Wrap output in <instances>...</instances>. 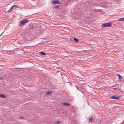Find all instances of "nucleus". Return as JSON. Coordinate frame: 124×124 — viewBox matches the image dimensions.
Returning <instances> with one entry per match:
<instances>
[{
  "mask_svg": "<svg viewBox=\"0 0 124 124\" xmlns=\"http://www.w3.org/2000/svg\"><path fill=\"white\" fill-rule=\"evenodd\" d=\"M29 20L27 19H23L19 23L18 25L19 26L22 25L27 23L29 22Z\"/></svg>",
  "mask_w": 124,
  "mask_h": 124,
  "instance_id": "obj_1",
  "label": "nucleus"
},
{
  "mask_svg": "<svg viewBox=\"0 0 124 124\" xmlns=\"http://www.w3.org/2000/svg\"><path fill=\"white\" fill-rule=\"evenodd\" d=\"M111 23H104L102 24L101 26L102 27H110L111 26Z\"/></svg>",
  "mask_w": 124,
  "mask_h": 124,
  "instance_id": "obj_2",
  "label": "nucleus"
},
{
  "mask_svg": "<svg viewBox=\"0 0 124 124\" xmlns=\"http://www.w3.org/2000/svg\"><path fill=\"white\" fill-rule=\"evenodd\" d=\"M111 98L112 99H118L119 97H118L116 96L113 95L111 97Z\"/></svg>",
  "mask_w": 124,
  "mask_h": 124,
  "instance_id": "obj_3",
  "label": "nucleus"
},
{
  "mask_svg": "<svg viewBox=\"0 0 124 124\" xmlns=\"http://www.w3.org/2000/svg\"><path fill=\"white\" fill-rule=\"evenodd\" d=\"M53 3L54 4H60V2L58 0H55L53 2Z\"/></svg>",
  "mask_w": 124,
  "mask_h": 124,
  "instance_id": "obj_4",
  "label": "nucleus"
},
{
  "mask_svg": "<svg viewBox=\"0 0 124 124\" xmlns=\"http://www.w3.org/2000/svg\"><path fill=\"white\" fill-rule=\"evenodd\" d=\"M17 6V5H14L12 7H11V8L8 11V12H9L11 10L13 9V8L15 7H16Z\"/></svg>",
  "mask_w": 124,
  "mask_h": 124,
  "instance_id": "obj_5",
  "label": "nucleus"
},
{
  "mask_svg": "<svg viewBox=\"0 0 124 124\" xmlns=\"http://www.w3.org/2000/svg\"><path fill=\"white\" fill-rule=\"evenodd\" d=\"M118 20L121 21H124V17L120 18L118 19Z\"/></svg>",
  "mask_w": 124,
  "mask_h": 124,
  "instance_id": "obj_6",
  "label": "nucleus"
},
{
  "mask_svg": "<svg viewBox=\"0 0 124 124\" xmlns=\"http://www.w3.org/2000/svg\"><path fill=\"white\" fill-rule=\"evenodd\" d=\"M74 41L76 43H78L79 41L76 38H74Z\"/></svg>",
  "mask_w": 124,
  "mask_h": 124,
  "instance_id": "obj_7",
  "label": "nucleus"
},
{
  "mask_svg": "<svg viewBox=\"0 0 124 124\" xmlns=\"http://www.w3.org/2000/svg\"><path fill=\"white\" fill-rule=\"evenodd\" d=\"M0 97L1 98H6V96L2 94H0Z\"/></svg>",
  "mask_w": 124,
  "mask_h": 124,
  "instance_id": "obj_8",
  "label": "nucleus"
},
{
  "mask_svg": "<svg viewBox=\"0 0 124 124\" xmlns=\"http://www.w3.org/2000/svg\"><path fill=\"white\" fill-rule=\"evenodd\" d=\"M63 104L65 106H69L70 105V104L68 103H63Z\"/></svg>",
  "mask_w": 124,
  "mask_h": 124,
  "instance_id": "obj_9",
  "label": "nucleus"
},
{
  "mask_svg": "<svg viewBox=\"0 0 124 124\" xmlns=\"http://www.w3.org/2000/svg\"><path fill=\"white\" fill-rule=\"evenodd\" d=\"M39 53L41 55H45L46 54L44 52H41Z\"/></svg>",
  "mask_w": 124,
  "mask_h": 124,
  "instance_id": "obj_10",
  "label": "nucleus"
},
{
  "mask_svg": "<svg viewBox=\"0 0 124 124\" xmlns=\"http://www.w3.org/2000/svg\"><path fill=\"white\" fill-rule=\"evenodd\" d=\"M52 93V92L51 91H48L46 93V95H47L51 94Z\"/></svg>",
  "mask_w": 124,
  "mask_h": 124,
  "instance_id": "obj_11",
  "label": "nucleus"
},
{
  "mask_svg": "<svg viewBox=\"0 0 124 124\" xmlns=\"http://www.w3.org/2000/svg\"><path fill=\"white\" fill-rule=\"evenodd\" d=\"M72 41H73L74 38H73V37L72 36L70 37V39Z\"/></svg>",
  "mask_w": 124,
  "mask_h": 124,
  "instance_id": "obj_12",
  "label": "nucleus"
},
{
  "mask_svg": "<svg viewBox=\"0 0 124 124\" xmlns=\"http://www.w3.org/2000/svg\"><path fill=\"white\" fill-rule=\"evenodd\" d=\"M117 76H118V77L119 78V79H121L122 78H123L119 74H118Z\"/></svg>",
  "mask_w": 124,
  "mask_h": 124,
  "instance_id": "obj_13",
  "label": "nucleus"
},
{
  "mask_svg": "<svg viewBox=\"0 0 124 124\" xmlns=\"http://www.w3.org/2000/svg\"><path fill=\"white\" fill-rule=\"evenodd\" d=\"M61 122L60 121H58L57 122H56L55 123V124H59L60 123H61Z\"/></svg>",
  "mask_w": 124,
  "mask_h": 124,
  "instance_id": "obj_14",
  "label": "nucleus"
},
{
  "mask_svg": "<svg viewBox=\"0 0 124 124\" xmlns=\"http://www.w3.org/2000/svg\"><path fill=\"white\" fill-rule=\"evenodd\" d=\"M93 117H92L89 119V120L90 122H92L93 120Z\"/></svg>",
  "mask_w": 124,
  "mask_h": 124,
  "instance_id": "obj_15",
  "label": "nucleus"
},
{
  "mask_svg": "<svg viewBox=\"0 0 124 124\" xmlns=\"http://www.w3.org/2000/svg\"><path fill=\"white\" fill-rule=\"evenodd\" d=\"M54 8H59V7L58 6H56L54 7Z\"/></svg>",
  "mask_w": 124,
  "mask_h": 124,
  "instance_id": "obj_16",
  "label": "nucleus"
},
{
  "mask_svg": "<svg viewBox=\"0 0 124 124\" xmlns=\"http://www.w3.org/2000/svg\"><path fill=\"white\" fill-rule=\"evenodd\" d=\"M58 69L61 70L62 69V68L61 67H59Z\"/></svg>",
  "mask_w": 124,
  "mask_h": 124,
  "instance_id": "obj_17",
  "label": "nucleus"
},
{
  "mask_svg": "<svg viewBox=\"0 0 124 124\" xmlns=\"http://www.w3.org/2000/svg\"><path fill=\"white\" fill-rule=\"evenodd\" d=\"M114 89H117V90L118 89V88H115Z\"/></svg>",
  "mask_w": 124,
  "mask_h": 124,
  "instance_id": "obj_18",
  "label": "nucleus"
},
{
  "mask_svg": "<svg viewBox=\"0 0 124 124\" xmlns=\"http://www.w3.org/2000/svg\"><path fill=\"white\" fill-rule=\"evenodd\" d=\"M23 118V117H20V118L21 119H22V118Z\"/></svg>",
  "mask_w": 124,
  "mask_h": 124,
  "instance_id": "obj_19",
  "label": "nucleus"
},
{
  "mask_svg": "<svg viewBox=\"0 0 124 124\" xmlns=\"http://www.w3.org/2000/svg\"><path fill=\"white\" fill-rule=\"evenodd\" d=\"M4 31H3L2 33L1 34V35H1L3 34V33H4Z\"/></svg>",
  "mask_w": 124,
  "mask_h": 124,
  "instance_id": "obj_20",
  "label": "nucleus"
},
{
  "mask_svg": "<svg viewBox=\"0 0 124 124\" xmlns=\"http://www.w3.org/2000/svg\"><path fill=\"white\" fill-rule=\"evenodd\" d=\"M76 87H77V89H78V90H79L78 88V87H77V86H76Z\"/></svg>",
  "mask_w": 124,
  "mask_h": 124,
  "instance_id": "obj_21",
  "label": "nucleus"
},
{
  "mask_svg": "<svg viewBox=\"0 0 124 124\" xmlns=\"http://www.w3.org/2000/svg\"><path fill=\"white\" fill-rule=\"evenodd\" d=\"M118 90H120V89H118Z\"/></svg>",
  "mask_w": 124,
  "mask_h": 124,
  "instance_id": "obj_22",
  "label": "nucleus"
}]
</instances>
